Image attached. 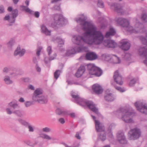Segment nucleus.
I'll use <instances>...</instances> for the list:
<instances>
[{
    "label": "nucleus",
    "mask_w": 147,
    "mask_h": 147,
    "mask_svg": "<svg viewBox=\"0 0 147 147\" xmlns=\"http://www.w3.org/2000/svg\"><path fill=\"white\" fill-rule=\"evenodd\" d=\"M86 17L84 16L76 19L77 22L80 23L85 32L82 36H74L72 39L73 42L80 45H83L84 42L90 45L101 44L104 39L102 32L100 30H97L96 27L92 23L86 21Z\"/></svg>",
    "instance_id": "nucleus-1"
},
{
    "label": "nucleus",
    "mask_w": 147,
    "mask_h": 147,
    "mask_svg": "<svg viewBox=\"0 0 147 147\" xmlns=\"http://www.w3.org/2000/svg\"><path fill=\"white\" fill-rule=\"evenodd\" d=\"M71 96L74 98L76 103L82 106L86 105L92 111L95 113L98 116L100 115V114L98 112V109L93 102L91 101L86 100L80 97L78 95L72 94Z\"/></svg>",
    "instance_id": "nucleus-2"
},
{
    "label": "nucleus",
    "mask_w": 147,
    "mask_h": 147,
    "mask_svg": "<svg viewBox=\"0 0 147 147\" xmlns=\"http://www.w3.org/2000/svg\"><path fill=\"white\" fill-rule=\"evenodd\" d=\"M116 114L121 115V119L126 123H131L133 121L132 118L134 115L135 113L130 112L125 108H120L116 112Z\"/></svg>",
    "instance_id": "nucleus-3"
},
{
    "label": "nucleus",
    "mask_w": 147,
    "mask_h": 147,
    "mask_svg": "<svg viewBox=\"0 0 147 147\" xmlns=\"http://www.w3.org/2000/svg\"><path fill=\"white\" fill-rule=\"evenodd\" d=\"M33 100L41 104L46 103L48 100L46 97L42 95V91L39 88L37 89L34 92L32 97Z\"/></svg>",
    "instance_id": "nucleus-4"
},
{
    "label": "nucleus",
    "mask_w": 147,
    "mask_h": 147,
    "mask_svg": "<svg viewBox=\"0 0 147 147\" xmlns=\"http://www.w3.org/2000/svg\"><path fill=\"white\" fill-rule=\"evenodd\" d=\"M87 67L89 73L90 75H94L96 76L99 77L102 74V70L99 68L95 66L94 64H88Z\"/></svg>",
    "instance_id": "nucleus-5"
},
{
    "label": "nucleus",
    "mask_w": 147,
    "mask_h": 147,
    "mask_svg": "<svg viewBox=\"0 0 147 147\" xmlns=\"http://www.w3.org/2000/svg\"><path fill=\"white\" fill-rule=\"evenodd\" d=\"M88 49L87 47L82 46L80 47H76L71 50L67 51L65 55L69 56L71 54H74L77 53L83 52H87Z\"/></svg>",
    "instance_id": "nucleus-6"
},
{
    "label": "nucleus",
    "mask_w": 147,
    "mask_h": 147,
    "mask_svg": "<svg viewBox=\"0 0 147 147\" xmlns=\"http://www.w3.org/2000/svg\"><path fill=\"white\" fill-rule=\"evenodd\" d=\"M137 110L142 113L147 114V104L141 101H138L135 103Z\"/></svg>",
    "instance_id": "nucleus-7"
},
{
    "label": "nucleus",
    "mask_w": 147,
    "mask_h": 147,
    "mask_svg": "<svg viewBox=\"0 0 147 147\" xmlns=\"http://www.w3.org/2000/svg\"><path fill=\"white\" fill-rule=\"evenodd\" d=\"M115 21L117 23L121 26L126 28V29L129 31H131V30L129 29L128 25H129V21L126 19L122 18H116L115 19Z\"/></svg>",
    "instance_id": "nucleus-8"
},
{
    "label": "nucleus",
    "mask_w": 147,
    "mask_h": 147,
    "mask_svg": "<svg viewBox=\"0 0 147 147\" xmlns=\"http://www.w3.org/2000/svg\"><path fill=\"white\" fill-rule=\"evenodd\" d=\"M131 140H135L138 139L141 135L140 129L136 128L131 129L129 132Z\"/></svg>",
    "instance_id": "nucleus-9"
},
{
    "label": "nucleus",
    "mask_w": 147,
    "mask_h": 147,
    "mask_svg": "<svg viewBox=\"0 0 147 147\" xmlns=\"http://www.w3.org/2000/svg\"><path fill=\"white\" fill-rule=\"evenodd\" d=\"M128 27L129 29L131 30V31H129L127 30L126 28H125V30L131 33H138L140 32L141 30L143 28V25L141 23L139 22H138L135 24V28H134L133 27L129 25H128Z\"/></svg>",
    "instance_id": "nucleus-10"
},
{
    "label": "nucleus",
    "mask_w": 147,
    "mask_h": 147,
    "mask_svg": "<svg viewBox=\"0 0 147 147\" xmlns=\"http://www.w3.org/2000/svg\"><path fill=\"white\" fill-rule=\"evenodd\" d=\"M111 8L114 9L115 11L121 15L125 13V11L119 4L113 3L110 5Z\"/></svg>",
    "instance_id": "nucleus-11"
},
{
    "label": "nucleus",
    "mask_w": 147,
    "mask_h": 147,
    "mask_svg": "<svg viewBox=\"0 0 147 147\" xmlns=\"http://www.w3.org/2000/svg\"><path fill=\"white\" fill-rule=\"evenodd\" d=\"M119 46L123 50L127 51L129 49L130 44L127 40L123 39L120 41Z\"/></svg>",
    "instance_id": "nucleus-12"
},
{
    "label": "nucleus",
    "mask_w": 147,
    "mask_h": 147,
    "mask_svg": "<svg viewBox=\"0 0 147 147\" xmlns=\"http://www.w3.org/2000/svg\"><path fill=\"white\" fill-rule=\"evenodd\" d=\"M54 25L56 26L57 25L63 24H64V19L62 16L56 14L54 16Z\"/></svg>",
    "instance_id": "nucleus-13"
},
{
    "label": "nucleus",
    "mask_w": 147,
    "mask_h": 147,
    "mask_svg": "<svg viewBox=\"0 0 147 147\" xmlns=\"http://www.w3.org/2000/svg\"><path fill=\"white\" fill-rule=\"evenodd\" d=\"M113 77L114 81L117 84L119 85H122L123 84L122 78L121 75L119 73L118 70H117L115 72Z\"/></svg>",
    "instance_id": "nucleus-14"
},
{
    "label": "nucleus",
    "mask_w": 147,
    "mask_h": 147,
    "mask_svg": "<svg viewBox=\"0 0 147 147\" xmlns=\"http://www.w3.org/2000/svg\"><path fill=\"white\" fill-rule=\"evenodd\" d=\"M104 45L108 48H115L116 46V43L113 40L109 39L105 40L103 42Z\"/></svg>",
    "instance_id": "nucleus-15"
},
{
    "label": "nucleus",
    "mask_w": 147,
    "mask_h": 147,
    "mask_svg": "<svg viewBox=\"0 0 147 147\" xmlns=\"http://www.w3.org/2000/svg\"><path fill=\"white\" fill-rule=\"evenodd\" d=\"M92 89L93 92L97 94H101L103 91L102 88L97 84H94L92 86Z\"/></svg>",
    "instance_id": "nucleus-16"
},
{
    "label": "nucleus",
    "mask_w": 147,
    "mask_h": 147,
    "mask_svg": "<svg viewBox=\"0 0 147 147\" xmlns=\"http://www.w3.org/2000/svg\"><path fill=\"white\" fill-rule=\"evenodd\" d=\"M23 9L26 12L32 15H34L35 16L36 18H38L40 16V13L38 11H36L35 12L32 10H31L28 7L22 5L21 6Z\"/></svg>",
    "instance_id": "nucleus-17"
},
{
    "label": "nucleus",
    "mask_w": 147,
    "mask_h": 147,
    "mask_svg": "<svg viewBox=\"0 0 147 147\" xmlns=\"http://www.w3.org/2000/svg\"><path fill=\"white\" fill-rule=\"evenodd\" d=\"M97 57V56L96 53L93 52H89L86 53V59L88 60L92 61L96 59Z\"/></svg>",
    "instance_id": "nucleus-18"
},
{
    "label": "nucleus",
    "mask_w": 147,
    "mask_h": 147,
    "mask_svg": "<svg viewBox=\"0 0 147 147\" xmlns=\"http://www.w3.org/2000/svg\"><path fill=\"white\" fill-rule=\"evenodd\" d=\"M96 129L97 132L103 131L105 130L104 125L98 120H95Z\"/></svg>",
    "instance_id": "nucleus-19"
},
{
    "label": "nucleus",
    "mask_w": 147,
    "mask_h": 147,
    "mask_svg": "<svg viewBox=\"0 0 147 147\" xmlns=\"http://www.w3.org/2000/svg\"><path fill=\"white\" fill-rule=\"evenodd\" d=\"M117 139L119 142L122 144H125L127 143L125 136L123 133H118L117 134Z\"/></svg>",
    "instance_id": "nucleus-20"
},
{
    "label": "nucleus",
    "mask_w": 147,
    "mask_h": 147,
    "mask_svg": "<svg viewBox=\"0 0 147 147\" xmlns=\"http://www.w3.org/2000/svg\"><path fill=\"white\" fill-rule=\"evenodd\" d=\"M140 40L142 41V43L146 45V46L145 47H141L139 49V51L140 49L144 48L145 49V50H147V33H146L145 37L141 36L140 37Z\"/></svg>",
    "instance_id": "nucleus-21"
},
{
    "label": "nucleus",
    "mask_w": 147,
    "mask_h": 147,
    "mask_svg": "<svg viewBox=\"0 0 147 147\" xmlns=\"http://www.w3.org/2000/svg\"><path fill=\"white\" fill-rule=\"evenodd\" d=\"M140 55L145 57V60L144 61V64L147 65V50H145V49L142 48L140 49Z\"/></svg>",
    "instance_id": "nucleus-22"
},
{
    "label": "nucleus",
    "mask_w": 147,
    "mask_h": 147,
    "mask_svg": "<svg viewBox=\"0 0 147 147\" xmlns=\"http://www.w3.org/2000/svg\"><path fill=\"white\" fill-rule=\"evenodd\" d=\"M41 32L46 36H50L51 35V30H49L44 25H42L41 28Z\"/></svg>",
    "instance_id": "nucleus-23"
},
{
    "label": "nucleus",
    "mask_w": 147,
    "mask_h": 147,
    "mask_svg": "<svg viewBox=\"0 0 147 147\" xmlns=\"http://www.w3.org/2000/svg\"><path fill=\"white\" fill-rule=\"evenodd\" d=\"M25 50L24 49L21 50L20 47H18L14 52V55L15 56L19 55L20 57L22 56L25 53Z\"/></svg>",
    "instance_id": "nucleus-24"
},
{
    "label": "nucleus",
    "mask_w": 147,
    "mask_h": 147,
    "mask_svg": "<svg viewBox=\"0 0 147 147\" xmlns=\"http://www.w3.org/2000/svg\"><path fill=\"white\" fill-rule=\"evenodd\" d=\"M85 70L84 66H80L75 74L76 76L78 78L80 77L84 73Z\"/></svg>",
    "instance_id": "nucleus-25"
},
{
    "label": "nucleus",
    "mask_w": 147,
    "mask_h": 147,
    "mask_svg": "<svg viewBox=\"0 0 147 147\" xmlns=\"http://www.w3.org/2000/svg\"><path fill=\"white\" fill-rule=\"evenodd\" d=\"M6 111L7 114L9 115H11L13 113L19 117H20L22 116L21 112L19 110H15L12 112L10 108H8L6 109Z\"/></svg>",
    "instance_id": "nucleus-26"
},
{
    "label": "nucleus",
    "mask_w": 147,
    "mask_h": 147,
    "mask_svg": "<svg viewBox=\"0 0 147 147\" xmlns=\"http://www.w3.org/2000/svg\"><path fill=\"white\" fill-rule=\"evenodd\" d=\"M104 97L105 100L108 102H111L115 99L114 96L111 93H106Z\"/></svg>",
    "instance_id": "nucleus-27"
},
{
    "label": "nucleus",
    "mask_w": 147,
    "mask_h": 147,
    "mask_svg": "<svg viewBox=\"0 0 147 147\" xmlns=\"http://www.w3.org/2000/svg\"><path fill=\"white\" fill-rule=\"evenodd\" d=\"M11 15H12V21H11L10 20H9V22L11 23H14L15 21V19L18 15V11L16 9L13 10L11 12Z\"/></svg>",
    "instance_id": "nucleus-28"
},
{
    "label": "nucleus",
    "mask_w": 147,
    "mask_h": 147,
    "mask_svg": "<svg viewBox=\"0 0 147 147\" xmlns=\"http://www.w3.org/2000/svg\"><path fill=\"white\" fill-rule=\"evenodd\" d=\"M9 107H11L13 109H18L19 108V106L16 101H13L8 104Z\"/></svg>",
    "instance_id": "nucleus-29"
},
{
    "label": "nucleus",
    "mask_w": 147,
    "mask_h": 147,
    "mask_svg": "<svg viewBox=\"0 0 147 147\" xmlns=\"http://www.w3.org/2000/svg\"><path fill=\"white\" fill-rule=\"evenodd\" d=\"M116 32L114 29L112 27L110 28L109 31L107 32L105 35L106 38L109 37L111 36H113L115 34Z\"/></svg>",
    "instance_id": "nucleus-30"
},
{
    "label": "nucleus",
    "mask_w": 147,
    "mask_h": 147,
    "mask_svg": "<svg viewBox=\"0 0 147 147\" xmlns=\"http://www.w3.org/2000/svg\"><path fill=\"white\" fill-rule=\"evenodd\" d=\"M56 113L58 115L61 114L66 115V114H68V111H63L59 108H57L56 110Z\"/></svg>",
    "instance_id": "nucleus-31"
},
{
    "label": "nucleus",
    "mask_w": 147,
    "mask_h": 147,
    "mask_svg": "<svg viewBox=\"0 0 147 147\" xmlns=\"http://www.w3.org/2000/svg\"><path fill=\"white\" fill-rule=\"evenodd\" d=\"M40 137L44 139L50 140L52 139V138L49 135L45 134L42 133L39 134Z\"/></svg>",
    "instance_id": "nucleus-32"
},
{
    "label": "nucleus",
    "mask_w": 147,
    "mask_h": 147,
    "mask_svg": "<svg viewBox=\"0 0 147 147\" xmlns=\"http://www.w3.org/2000/svg\"><path fill=\"white\" fill-rule=\"evenodd\" d=\"M4 80L5 83L7 84H12L13 81L11 80L10 77L7 76L5 77Z\"/></svg>",
    "instance_id": "nucleus-33"
},
{
    "label": "nucleus",
    "mask_w": 147,
    "mask_h": 147,
    "mask_svg": "<svg viewBox=\"0 0 147 147\" xmlns=\"http://www.w3.org/2000/svg\"><path fill=\"white\" fill-rule=\"evenodd\" d=\"M101 18L102 19V22H100L101 23V27L102 28H104L107 26L108 25V22L105 19L103 18Z\"/></svg>",
    "instance_id": "nucleus-34"
},
{
    "label": "nucleus",
    "mask_w": 147,
    "mask_h": 147,
    "mask_svg": "<svg viewBox=\"0 0 147 147\" xmlns=\"http://www.w3.org/2000/svg\"><path fill=\"white\" fill-rule=\"evenodd\" d=\"M113 62L114 63L117 64L120 63L121 60L119 58L115 55H113Z\"/></svg>",
    "instance_id": "nucleus-35"
},
{
    "label": "nucleus",
    "mask_w": 147,
    "mask_h": 147,
    "mask_svg": "<svg viewBox=\"0 0 147 147\" xmlns=\"http://www.w3.org/2000/svg\"><path fill=\"white\" fill-rule=\"evenodd\" d=\"M141 18L143 22L144 23L147 22V14L146 13L142 14Z\"/></svg>",
    "instance_id": "nucleus-36"
},
{
    "label": "nucleus",
    "mask_w": 147,
    "mask_h": 147,
    "mask_svg": "<svg viewBox=\"0 0 147 147\" xmlns=\"http://www.w3.org/2000/svg\"><path fill=\"white\" fill-rule=\"evenodd\" d=\"M15 42V40L13 39H11L7 43V46L10 49L12 47L13 45Z\"/></svg>",
    "instance_id": "nucleus-37"
},
{
    "label": "nucleus",
    "mask_w": 147,
    "mask_h": 147,
    "mask_svg": "<svg viewBox=\"0 0 147 147\" xmlns=\"http://www.w3.org/2000/svg\"><path fill=\"white\" fill-rule=\"evenodd\" d=\"M18 121L21 124L26 127H27L30 124L28 123L22 119H19L18 120Z\"/></svg>",
    "instance_id": "nucleus-38"
},
{
    "label": "nucleus",
    "mask_w": 147,
    "mask_h": 147,
    "mask_svg": "<svg viewBox=\"0 0 147 147\" xmlns=\"http://www.w3.org/2000/svg\"><path fill=\"white\" fill-rule=\"evenodd\" d=\"M18 121L21 124L26 127H27L30 124L28 123L22 119H19L18 120Z\"/></svg>",
    "instance_id": "nucleus-39"
},
{
    "label": "nucleus",
    "mask_w": 147,
    "mask_h": 147,
    "mask_svg": "<svg viewBox=\"0 0 147 147\" xmlns=\"http://www.w3.org/2000/svg\"><path fill=\"white\" fill-rule=\"evenodd\" d=\"M18 121L21 124L26 127H27L30 124L28 123L22 119H19L18 120Z\"/></svg>",
    "instance_id": "nucleus-40"
},
{
    "label": "nucleus",
    "mask_w": 147,
    "mask_h": 147,
    "mask_svg": "<svg viewBox=\"0 0 147 147\" xmlns=\"http://www.w3.org/2000/svg\"><path fill=\"white\" fill-rule=\"evenodd\" d=\"M61 71L59 70H57L54 73V78L57 80L59 77L60 75Z\"/></svg>",
    "instance_id": "nucleus-41"
},
{
    "label": "nucleus",
    "mask_w": 147,
    "mask_h": 147,
    "mask_svg": "<svg viewBox=\"0 0 147 147\" xmlns=\"http://www.w3.org/2000/svg\"><path fill=\"white\" fill-rule=\"evenodd\" d=\"M97 5L100 7L102 8L104 7V3L102 0H98L97 3Z\"/></svg>",
    "instance_id": "nucleus-42"
},
{
    "label": "nucleus",
    "mask_w": 147,
    "mask_h": 147,
    "mask_svg": "<svg viewBox=\"0 0 147 147\" xmlns=\"http://www.w3.org/2000/svg\"><path fill=\"white\" fill-rule=\"evenodd\" d=\"M99 138L102 141H104L106 138L105 134L104 133L100 134L99 136Z\"/></svg>",
    "instance_id": "nucleus-43"
},
{
    "label": "nucleus",
    "mask_w": 147,
    "mask_h": 147,
    "mask_svg": "<svg viewBox=\"0 0 147 147\" xmlns=\"http://www.w3.org/2000/svg\"><path fill=\"white\" fill-rule=\"evenodd\" d=\"M28 129V131L30 132H33L34 131V127L30 124H29L27 127Z\"/></svg>",
    "instance_id": "nucleus-44"
},
{
    "label": "nucleus",
    "mask_w": 147,
    "mask_h": 147,
    "mask_svg": "<svg viewBox=\"0 0 147 147\" xmlns=\"http://www.w3.org/2000/svg\"><path fill=\"white\" fill-rule=\"evenodd\" d=\"M56 40L59 44L63 45L64 43V41L61 38L59 37L57 38Z\"/></svg>",
    "instance_id": "nucleus-45"
},
{
    "label": "nucleus",
    "mask_w": 147,
    "mask_h": 147,
    "mask_svg": "<svg viewBox=\"0 0 147 147\" xmlns=\"http://www.w3.org/2000/svg\"><path fill=\"white\" fill-rule=\"evenodd\" d=\"M51 129L48 127H45L42 129V131L43 132H49L51 131Z\"/></svg>",
    "instance_id": "nucleus-46"
},
{
    "label": "nucleus",
    "mask_w": 147,
    "mask_h": 147,
    "mask_svg": "<svg viewBox=\"0 0 147 147\" xmlns=\"http://www.w3.org/2000/svg\"><path fill=\"white\" fill-rule=\"evenodd\" d=\"M33 104V102L30 101H26L25 103V106L27 107H29L30 106L32 105Z\"/></svg>",
    "instance_id": "nucleus-47"
},
{
    "label": "nucleus",
    "mask_w": 147,
    "mask_h": 147,
    "mask_svg": "<svg viewBox=\"0 0 147 147\" xmlns=\"http://www.w3.org/2000/svg\"><path fill=\"white\" fill-rule=\"evenodd\" d=\"M47 51L48 53V55L50 56L51 53L52 52V50L51 47V46H49L47 49Z\"/></svg>",
    "instance_id": "nucleus-48"
},
{
    "label": "nucleus",
    "mask_w": 147,
    "mask_h": 147,
    "mask_svg": "<svg viewBox=\"0 0 147 147\" xmlns=\"http://www.w3.org/2000/svg\"><path fill=\"white\" fill-rule=\"evenodd\" d=\"M42 49V47H39L37 49L36 53V54L37 56H39L40 55V53Z\"/></svg>",
    "instance_id": "nucleus-49"
},
{
    "label": "nucleus",
    "mask_w": 147,
    "mask_h": 147,
    "mask_svg": "<svg viewBox=\"0 0 147 147\" xmlns=\"http://www.w3.org/2000/svg\"><path fill=\"white\" fill-rule=\"evenodd\" d=\"M136 80L135 79H134L131 80L129 82V85L130 86H132L136 83Z\"/></svg>",
    "instance_id": "nucleus-50"
},
{
    "label": "nucleus",
    "mask_w": 147,
    "mask_h": 147,
    "mask_svg": "<svg viewBox=\"0 0 147 147\" xmlns=\"http://www.w3.org/2000/svg\"><path fill=\"white\" fill-rule=\"evenodd\" d=\"M11 69L10 67H5L3 68V71L4 72L7 73Z\"/></svg>",
    "instance_id": "nucleus-51"
},
{
    "label": "nucleus",
    "mask_w": 147,
    "mask_h": 147,
    "mask_svg": "<svg viewBox=\"0 0 147 147\" xmlns=\"http://www.w3.org/2000/svg\"><path fill=\"white\" fill-rule=\"evenodd\" d=\"M57 55L55 53H54L53 54V56H50L49 57V60H52L55 59V57Z\"/></svg>",
    "instance_id": "nucleus-52"
},
{
    "label": "nucleus",
    "mask_w": 147,
    "mask_h": 147,
    "mask_svg": "<svg viewBox=\"0 0 147 147\" xmlns=\"http://www.w3.org/2000/svg\"><path fill=\"white\" fill-rule=\"evenodd\" d=\"M115 88L118 91H120L121 92H124L125 91V90L122 89V88H121L120 87H115Z\"/></svg>",
    "instance_id": "nucleus-53"
},
{
    "label": "nucleus",
    "mask_w": 147,
    "mask_h": 147,
    "mask_svg": "<svg viewBox=\"0 0 147 147\" xmlns=\"http://www.w3.org/2000/svg\"><path fill=\"white\" fill-rule=\"evenodd\" d=\"M5 12L4 8L3 5L0 6V13H3Z\"/></svg>",
    "instance_id": "nucleus-54"
},
{
    "label": "nucleus",
    "mask_w": 147,
    "mask_h": 147,
    "mask_svg": "<svg viewBox=\"0 0 147 147\" xmlns=\"http://www.w3.org/2000/svg\"><path fill=\"white\" fill-rule=\"evenodd\" d=\"M68 114H66V115H69L72 117L74 118L75 117V115L74 113H70L69 111H68Z\"/></svg>",
    "instance_id": "nucleus-55"
},
{
    "label": "nucleus",
    "mask_w": 147,
    "mask_h": 147,
    "mask_svg": "<svg viewBox=\"0 0 147 147\" xmlns=\"http://www.w3.org/2000/svg\"><path fill=\"white\" fill-rule=\"evenodd\" d=\"M10 16L9 15L6 16H5L4 18V20H8L9 22V20H10L11 21H12V18L11 19H9Z\"/></svg>",
    "instance_id": "nucleus-56"
},
{
    "label": "nucleus",
    "mask_w": 147,
    "mask_h": 147,
    "mask_svg": "<svg viewBox=\"0 0 147 147\" xmlns=\"http://www.w3.org/2000/svg\"><path fill=\"white\" fill-rule=\"evenodd\" d=\"M28 88L29 89L32 90H34L35 89L34 86L31 84H29L28 86Z\"/></svg>",
    "instance_id": "nucleus-57"
},
{
    "label": "nucleus",
    "mask_w": 147,
    "mask_h": 147,
    "mask_svg": "<svg viewBox=\"0 0 147 147\" xmlns=\"http://www.w3.org/2000/svg\"><path fill=\"white\" fill-rule=\"evenodd\" d=\"M59 121L62 124H63L65 123V121L63 118H60L59 120Z\"/></svg>",
    "instance_id": "nucleus-58"
},
{
    "label": "nucleus",
    "mask_w": 147,
    "mask_h": 147,
    "mask_svg": "<svg viewBox=\"0 0 147 147\" xmlns=\"http://www.w3.org/2000/svg\"><path fill=\"white\" fill-rule=\"evenodd\" d=\"M80 134L79 132H77L76 135V137L78 139H80L81 138V137L80 136Z\"/></svg>",
    "instance_id": "nucleus-59"
},
{
    "label": "nucleus",
    "mask_w": 147,
    "mask_h": 147,
    "mask_svg": "<svg viewBox=\"0 0 147 147\" xmlns=\"http://www.w3.org/2000/svg\"><path fill=\"white\" fill-rule=\"evenodd\" d=\"M36 70L38 72H40L41 71V68L37 64L36 65Z\"/></svg>",
    "instance_id": "nucleus-60"
},
{
    "label": "nucleus",
    "mask_w": 147,
    "mask_h": 147,
    "mask_svg": "<svg viewBox=\"0 0 147 147\" xmlns=\"http://www.w3.org/2000/svg\"><path fill=\"white\" fill-rule=\"evenodd\" d=\"M33 61L34 63H36V65L37 64V59H36V57H33Z\"/></svg>",
    "instance_id": "nucleus-61"
},
{
    "label": "nucleus",
    "mask_w": 147,
    "mask_h": 147,
    "mask_svg": "<svg viewBox=\"0 0 147 147\" xmlns=\"http://www.w3.org/2000/svg\"><path fill=\"white\" fill-rule=\"evenodd\" d=\"M19 102H24V100L23 98L21 97L19 100Z\"/></svg>",
    "instance_id": "nucleus-62"
},
{
    "label": "nucleus",
    "mask_w": 147,
    "mask_h": 147,
    "mask_svg": "<svg viewBox=\"0 0 147 147\" xmlns=\"http://www.w3.org/2000/svg\"><path fill=\"white\" fill-rule=\"evenodd\" d=\"M13 9L11 7H9L7 9V10L8 11H12L13 10H12Z\"/></svg>",
    "instance_id": "nucleus-63"
},
{
    "label": "nucleus",
    "mask_w": 147,
    "mask_h": 147,
    "mask_svg": "<svg viewBox=\"0 0 147 147\" xmlns=\"http://www.w3.org/2000/svg\"><path fill=\"white\" fill-rule=\"evenodd\" d=\"M13 2L15 4H17L19 0H12Z\"/></svg>",
    "instance_id": "nucleus-64"
}]
</instances>
